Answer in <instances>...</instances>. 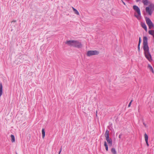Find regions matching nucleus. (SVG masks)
I'll list each match as a JSON object with an SVG mask.
<instances>
[{
  "label": "nucleus",
  "mask_w": 154,
  "mask_h": 154,
  "mask_svg": "<svg viewBox=\"0 0 154 154\" xmlns=\"http://www.w3.org/2000/svg\"><path fill=\"white\" fill-rule=\"evenodd\" d=\"M133 8L135 12L134 13V16L136 17L138 20H140L141 19V17L140 8L138 6L136 5L133 6Z\"/></svg>",
  "instance_id": "obj_1"
},
{
  "label": "nucleus",
  "mask_w": 154,
  "mask_h": 154,
  "mask_svg": "<svg viewBox=\"0 0 154 154\" xmlns=\"http://www.w3.org/2000/svg\"><path fill=\"white\" fill-rule=\"evenodd\" d=\"M143 49L144 53L149 51V48L148 45L147 38L146 36L143 37Z\"/></svg>",
  "instance_id": "obj_2"
},
{
  "label": "nucleus",
  "mask_w": 154,
  "mask_h": 154,
  "mask_svg": "<svg viewBox=\"0 0 154 154\" xmlns=\"http://www.w3.org/2000/svg\"><path fill=\"white\" fill-rule=\"evenodd\" d=\"M146 11L149 15L151 16L154 11V5L150 4L148 7L146 8Z\"/></svg>",
  "instance_id": "obj_3"
},
{
  "label": "nucleus",
  "mask_w": 154,
  "mask_h": 154,
  "mask_svg": "<svg viewBox=\"0 0 154 154\" xmlns=\"http://www.w3.org/2000/svg\"><path fill=\"white\" fill-rule=\"evenodd\" d=\"M145 20L146 24H147L149 28L150 29H154V24L152 22L150 19L147 17L145 18Z\"/></svg>",
  "instance_id": "obj_4"
},
{
  "label": "nucleus",
  "mask_w": 154,
  "mask_h": 154,
  "mask_svg": "<svg viewBox=\"0 0 154 154\" xmlns=\"http://www.w3.org/2000/svg\"><path fill=\"white\" fill-rule=\"evenodd\" d=\"M99 53V52L98 51H89L87 52V56L88 57L91 56L93 55H98Z\"/></svg>",
  "instance_id": "obj_5"
},
{
  "label": "nucleus",
  "mask_w": 154,
  "mask_h": 154,
  "mask_svg": "<svg viewBox=\"0 0 154 154\" xmlns=\"http://www.w3.org/2000/svg\"><path fill=\"white\" fill-rule=\"evenodd\" d=\"M72 46L79 48H81L82 46V45L81 43L77 41L74 40Z\"/></svg>",
  "instance_id": "obj_6"
},
{
  "label": "nucleus",
  "mask_w": 154,
  "mask_h": 154,
  "mask_svg": "<svg viewBox=\"0 0 154 154\" xmlns=\"http://www.w3.org/2000/svg\"><path fill=\"white\" fill-rule=\"evenodd\" d=\"M145 56L148 61L151 62L152 61L151 56L149 52H147L144 53Z\"/></svg>",
  "instance_id": "obj_7"
},
{
  "label": "nucleus",
  "mask_w": 154,
  "mask_h": 154,
  "mask_svg": "<svg viewBox=\"0 0 154 154\" xmlns=\"http://www.w3.org/2000/svg\"><path fill=\"white\" fill-rule=\"evenodd\" d=\"M73 41L74 40L67 41L66 42V44L70 46H72Z\"/></svg>",
  "instance_id": "obj_8"
},
{
  "label": "nucleus",
  "mask_w": 154,
  "mask_h": 154,
  "mask_svg": "<svg viewBox=\"0 0 154 154\" xmlns=\"http://www.w3.org/2000/svg\"><path fill=\"white\" fill-rule=\"evenodd\" d=\"M144 137H145V140L146 143V145H147V146H149V144L148 143V135L146 133H145L144 134Z\"/></svg>",
  "instance_id": "obj_9"
},
{
  "label": "nucleus",
  "mask_w": 154,
  "mask_h": 154,
  "mask_svg": "<svg viewBox=\"0 0 154 154\" xmlns=\"http://www.w3.org/2000/svg\"><path fill=\"white\" fill-rule=\"evenodd\" d=\"M106 140L107 142L109 144V146H111L112 145V141L111 139H109V138H108V139H106Z\"/></svg>",
  "instance_id": "obj_10"
},
{
  "label": "nucleus",
  "mask_w": 154,
  "mask_h": 154,
  "mask_svg": "<svg viewBox=\"0 0 154 154\" xmlns=\"http://www.w3.org/2000/svg\"><path fill=\"white\" fill-rule=\"evenodd\" d=\"M141 26L145 30L146 32L147 31V28L146 24L143 23H141Z\"/></svg>",
  "instance_id": "obj_11"
},
{
  "label": "nucleus",
  "mask_w": 154,
  "mask_h": 154,
  "mask_svg": "<svg viewBox=\"0 0 154 154\" xmlns=\"http://www.w3.org/2000/svg\"><path fill=\"white\" fill-rule=\"evenodd\" d=\"M109 131L108 130H106V131L105 136L106 139H108L109 138Z\"/></svg>",
  "instance_id": "obj_12"
},
{
  "label": "nucleus",
  "mask_w": 154,
  "mask_h": 154,
  "mask_svg": "<svg viewBox=\"0 0 154 154\" xmlns=\"http://www.w3.org/2000/svg\"><path fill=\"white\" fill-rule=\"evenodd\" d=\"M147 68L148 69H149L153 73H154V72L153 68L152 66L150 64H148Z\"/></svg>",
  "instance_id": "obj_13"
},
{
  "label": "nucleus",
  "mask_w": 154,
  "mask_h": 154,
  "mask_svg": "<svg viewBox=\"0 0 154 154\" xmlns=\"http://www.w3.org/2000/svg\"><path fill=\"white\" fill-rule=\"evenodd\" d=\"M2 83L0 84V97H1L2 94Z\"/></svg>",
  "instance_id": "obj_14"
},
{
  "label": "nucleus",
  "mask_w": 154,
  "mask_h": 154,
  "mask_svg": "<svg viewBox=\"0 0 154 154\" xmlns=\"http://www.w3.org/2000/svg\"><path fill=\"white\" fill-rule=\"evenodd\" d=\"M148 33L149 35L152 36L154 38V30H150L148 31Z\"/></svg>",
  "instance_id": "obj_15"
},
{
  "label": "nucleus",
  "mask_w": 154,
  "mask_h": 154,
  "mask_svg": "<svg viewBox=\"0 0 154 154\" xmlns=\"http://www.w3.org/2000/svg\"><path fill=\"white\" fill-rule=\"evenodd\" d=\"M72 9L74 11V12L77 15H79V12L76 9H75V8H74L73 7H72Z\"/></svg>",
  "instance_id": "obj_16"
},
{
  "label": "nucleus",
  "mask_w": 154,
  "mask_h": 154,
  "mask_svg": "<svg viewBox=\"0 0 154 154\" xmlns=\"http://www.w3.org/2000/svg\"><path fill=\"white\" fill-rule=\"evenodd\" d=\"M11 141L12 143L14 142L15 141V139L14 136L11 134Z\"/></svg>",
  "instance_id": "obj_17"
},
{
  "label": "nucleus",
  "mask_w": 154,
  "mask_h": 154,
  "mask_svg": "<svg viewBox=\"0 0 154 154\" xmlns=\"http://www.w3.org/2000/svg\"><path fill=\"white\" fill-rule=\"evenodd\" d=\"M42 137L43 138H44L45 136V132L44 128H43L42 130Z\"/></svg>",
  "instance_id": "obj_18"
},
{
  "label": "nucleus",
  "mask_w": 154,
  "mask_h": 154,
  "mask_svg": "<svg viewBox=\"0 0 154 154\" xmlns=\"http://www.w3.org/2000/svg\"><path fill=\"white\" fill-rule=\"evenodd\" d=\"M111 151L113 154H116V149L115 148H112L111 149Z\"/></svg>",
  "instance_id": "obj_19"
},
{
  "label": "nucleus",
  "mask_w": 154,
  "mask_h": 154,
  "mask_svg": "<svg viewBox=\"0 0 154 154\" xmlns=\"http://www.w3.org/2000/svg\"><path fill=\"white\" fill-rule=\"evenodd\" d=\"M143 3L144 5H147L148 1H143Z\"/></svg>",
  "instance_id": "obj_20"
},
{
  "label": "nucleus",
  "mask_w": 154,
  "mask_h": 154,
  "mask_svg": "<svg viewBox=\"0 0 154 154\" xmlns=\"http://www.w3.org/2000/svg\"><path fill=\"white\" fill-rule=\"evenodd\" d=\"M114 11H115L114 9H112L110 11L111 13L113 15H115V13H113V12Z\"/></svg>",
  "instance_id": "obj_21"
},
{
  "label": "nucleus",
  "mask_w": 154,
  "mask_h": 154,
  "mask_svg": "<svg viewBox=\"0 0 154 154\" xmlns=\"http://www.w3.org/2000/svg\"><path fill=\"white\" fill-rule=\"evenodd\" d=\"M141 42V38L139 37L138 44L140 45Z\"/></svg>",
  "instance_id": "obj_22"
},
{
  "label": "nucleus",
  "mask_w": 154,
  "mask_h": 154,
  "mask_svg": "<svg viewBox=\"0 0 154 154\" xmlns=\"http://www.w3.org/2000/svg\"><path fill=\"white\" fill-rule=\"evenodd\" d=\"M132 100H131V102H130V103H129L128 105V107H129L131 105V103H132Z\"/></svg>",
  "instance_id": "obj_23"
},
{
  "label": "nucleus",
  "mask_w": 154,
  "mask_h": 154,
  "mask_svg": "<svg viewBox=\"0 0 154 154\" xmlns=\"http://www.w3.org/2000/svg\"><path fill=\"white\" fill-rule=\"evenodd\" d=\"M104 146H105V147H106V146H108V145L107 144V143H106V141H105L104 142Z\"/></svg>",
  "instance_id": "obj_24"
},
{
  "label": "nucleus",
  "mask_w": 154,
  "mask_h": 154,
  "mask_svg": "<svg viewBox=\"0 0 154 154\" xmlns=\"http://www.w3.org/2000/svg\"><path fill=\"white\" fill-rule=\"evenodd\" d=\"M140 45L139 44H138V50L139 51H140Z\"/></svg>",
  "instance_id": "obj_25"
},
{
  "label": "nucleus",
  "mask_w": 154,
  "mask_h": 154,
  "mask_svg": "<svg viewBox=\"0 0 154 154\" xmlns=\"http://www.w3.org/2000/svg\"><path fill=\"white\" fill-rule=\"evenodd\" d=\"M61 150H62V148H61L60 149V151H59V154H60V152H61Z\"/></svg>",
  "instance_id": "obj_26"
},
{
  "label": "nucleus",
  "mask_w": 154,
  "mask_h": 154,
  "mask_svg": "<svg viewBox=\"0 0 154 154\" xmlns=\"http://www.w3.org/2000/svg\"><path fill=\"white\" fill-rule=\"evenodd\" d=\"M106 148V151L108 150V146H106L105 147Z\"/></svg>",
  "instance_id": "obj_27"
},
{
  "label": "nucleus",
  "mask_w": 154,
  "mask_h": 154,
  "mask_svg": "<svg viewBox=\"0 0 154 154\" xmlns=\"http://www.w3.org/2000/svg\"><path fill=\"white\" fill-rule=\"evenodd\" d=\"M122 2H123L125 5V3L123 2V1H122Z\"/></svg>",
  "instance_id": "obj_28"
},
{
  "label": "nucleus",
  "mask_w": 154,
  "mask_h": 154,
  "mask_svg": "<svg viewBox=\"0 0 154 154\" xmlns=\"http://www.w3.org/2000/svg\"><path fill=\"white\" fill-rule=\"evenodd\" d=\"M14 21V22H16V20H15V21Z\"/></svg>",
  "instance_id": "obj_29"
},
{
  "label": "nucleus",
  "mask_w": 154,
  "mask_h": 154,
  "mask_svg": "<svg viewBox=\"0 0 154 154\" xmlns=\"http://www.w3.org/2000/svg\"><path fill=\"white\" fill-rule=\"evenodd\" d=\"M138 111L139 112V109H138Z\"/></svg>",
  "instance_id": "obj_30"
}]
</instances>
